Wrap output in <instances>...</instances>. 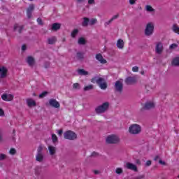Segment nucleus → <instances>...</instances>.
<instances>
[{"label":"nucleus","instance_id":"2f4dec72","mask_svg":"<svg viewBox=\"0 0 179 179\" xmlns=\"http://www.w3.org/2000/svg\"><path fill=\"white\" fill-rule=\"evenodd\" d=\"M93 89H94L93 85H90L84 87V92H89L90 90H93Z\"/></svg>","mask_w":179,"mask_h":179},{"label":"nucleus","instance_id":"f03ea898","mask_svg":"<svg viewBox=\"0 0 179 179\" xmlns=\"http://www.w3.org/2000/svg\"><path fill=\"white\" fill-rule=\"evenodd\" d=\"M109 107H110V103L105 102L95 108V113L96 114H103L106 113L107 110H108Z\"/></svg>","mask_w":179,"mask_h":179},{"label":"nucleus","instance_id":"bf43d9fd","mask_svg":"<svg viewBox=\"0 0 179 179\" xmlns=\"http://www.w3.org/2000/svg\"><path fill=\"white\" fill-rule=\"evenodd\" d=\"M0 142H2V131L0 130Z\"/></svg>","mask_w":179,"mask_h":179},{"label":"nucleus","instance_id":"393cba45","mask_svg":"<svg viewBox=\"0 0 179 179\" xmlns=\"http://www.w3.org/2000/svg\"><path fill=\"white\" fill-rule=\"evenodd\" d=\"M90 24V19L88 17H84L82 23L83 27H87Z\"/></svg>","mask_w":179,"mask_h":179},{"label":"nucleus","instance_id":"1a4fd4ad","mask_svg":"<svg viewBox=\"0 0 179 179\" xmlns=\"http://www.w3.org/2000/svg\"><path fill=\"white\" fill-rule=\"evenodd\" d=\"M152 108H155V103L152 101H147L141 108V111H145V110H152Z\"/></svg>","mask_w":179,"mask_h":179},{"label":"nucleus","instance_id":"49530a36","mask_svg":"<svg viewBox=\"0 0 179 179\" xmlns=\"http://www.w3.org/2000/svg\"><path fill=\"white\" fill-rule=\"evenodd\" d=\"M79 86H80L79 83H76L73 85V89H79Z\"/></svg>","mask_w":179,"mask_h":179},{"label":"nucleus","instance_id":"338daca9","mask_svg":"<svg viewBox=\"0 0 179 179\" xmlns=\"http://www.w3.org/2000/svg\"><path fill=\"white\" fill-rule=\"evenodd\" d=\"M141 75H145V71H141Z\"/></svg>","mask_w":179,"mask_h":179},{"label":"nucleus","instance_id":"4468645a","mask_svg":"<svg viewBox=\"0 0 179 179\" xmlns=\"http://www.w3.org/2000/svg\"><path fill=\"white\" fill-rule=\"evenodd\" d=\"M1 99L4 101H12V100H13V95L10 94H3L1 95Z\"/></svg>","mask_w":179,"mask_h":179},{"label":"nucleus","instance_id":"7c9ffc66","mask_svg":"<svg viewBox=\"0 0 179 179\" xmlns=\"http://www.w3.org/2000/svg\"><path fill=\"white\" fill-rule=\"evenodd\" d=\"M172 30L174 31V33H176L177 34H179V27L177 26L176 24H174L172 27Z\"/></svg>","mask_w":179,"mask_h":179},{"label":"nucleus","instance_id":"f704fd0d","mask_svg":"<svg viewBox=\"0 0 179 179\" xmlns=\"http://www.w3.org/2000/svg\"><path fill=\"white\" fill-rule=\"evenodd\" d=\"M47 94H48V92L47 91L43 92L41 94H39V99H44V97H45Z\"/></svg>","mask_w":179,"mask_h":179},{"label":"nucleus","instance_id":"f8f14e48","mask_svg":"<svg viewBox=\"0 0 179 179\" xmlns=\"http://www.w3.org/2000/svg\"><path fill=\"white\" fill-rule=\"evenodd\" d=\"M124 83L127 85H134V83H136V78L135 77L129 76L124 80Z\"/></svg>","mask_w":179,"mask_h":179},{"label":"nucleus","instance_id":"6ab92c4d","mask_svg":"<svg viewBox=\"0 0 179 179\" xmlns=\"http://www.w3.org/2000/svg\"><path fill=\"white\" fill-rule=\"evenodd\" d=\"M61 29V23L55 22L52 24L51 30L52 31H58Z\"/></svg>","mask_w":179,"mask_h":179},{"label":"nucleus","instance_id":"774afa93","mask_svg":"<svg viewBox=\"0 0 179 179\" xmlns=\"http://www.w3.org/2000/svg\"><path fill=\"white\" fill-rule=\"evenodd\" d=\"M178 178H179V175H178Z\"/></svg>","mask_w":179,"mask_h":179},{"label":"nucleus","instance_id":"5701e85b","mask_svg":"<svg viewBox=\"0 0 179 179\" xmlns=\"http://www.w3.org/2000/svg\"><path fill=\"white\" fill-rule=\"evenodd\" d=\"M77 72L78 75H80V76H86L87 75H89V72L85 71L83 69H79L77 70Z\"/></svg>","mask_w":179,"mask_h":179},{"label":"nucleus","instance_id":"aec40b11","mask_svg":"<svg viewBox=\"0 0 179 179\" xmlns=\"http://www.w3.org/2000/svg\"><path fill=\"white\" fill-rule=\"evenodd\" d=\"M1 79H3L4 78H6V73H8V69H6L5 66H3L1 68Z\"/></svg>","mask_w":179,"mask_h":179},{"label":"nucleus","instance_id":"ea45409f","mask_svg":"<svg viewBox=\"0 0 179 179\" xmlns=\"http://www.w3.org/2000/svg\"><path fill=\"white\" fill-rule=\"evenodd\" d=\"M115 173L117 174H122V169L117 168L116 170H115Z\"/></svg>","mask_w":179,"mask_h":179},{"label":"nucleus","instance_id":"ddd939ff","mask_svg":"<svg viewBox=\"0 0 179 179\" xmlns=\"http://www.w3.org/2000/svg\"><path fill=\"white\" fill-rule=\"evenodd\" d=\"M49 104L51 106V107H54V108H59V107H61L59 102H58L57 99H50L49 100Z\"/></svg>","mask_w":179,"mask_h":179},{"label":"nucleus","instance_id":"412c9836","mask_svg":"<svg viewBox=\"0 0 179 179\" xmlns=\"http://www.w3.org/2000/svg\"><path fill=\"white\" fill-rule=\"evenodd\" d=\"M48 150H49V153H50V156H54V155H55V153H57V148H55L54 146L49 145Z\"/></svg>","mask_w":179,"mask_h":179},{"label":"nucleus","instance_id":"8fccbe9b","mask_svg":"<svg viewBox=\"0 0 179 179\" xmlns=\"http://www.w3.org/2000/svg\"><path fill=\"white\" fill-rule=\"evenodd\" d=\"M160 155H156L154 158L155 162H157V160H161Z\"/></svg>","mask_w":179,"mask_h":179},{"label":"nucleus","instance_id":"5fc2aeb1","mask_svg":"<svg viewBox=\"0 0 179 179\" xmlns=\"http://www.w3.org/2000/svg\"><path fill=\"white\" fill-rule=\"evenodd\" d=\"M159 164H162V166H166V162L162 159L159 160Z\"/></svg>","mask_w":179,"mask_h":179},{"label":"nucleus","instance_id":"e2e57ef3","mask_svg":"<svg viewBox=\"0 0 179 179\" xmlns=\"http://www.w3.org/2000/svg\"><path fill=\"white\" fill-rule=\"evenodd\" d=\"M94 174H99L100 171H94Z\"/></svg>","mask_w":179,"mask_h":179},{"label":"nucleus","instance_id":"473e14b6","mask_svg":"<svg viewBox=\"0 0 179 179\" xmlns=\"http://www.w3.org/2000/svg\"><path fill=\"white\" fill-rule=\"evenodd\" d=\"M52 141L53 143H57V142H58V137H57V135L52 134Z\"/></svg>","mask_w":179,"mask_h":179},{"label":"nucleus","instance_id":"9d476101","mask_svg":"<svg viewBox=\"0 0 179 179\" xmlns=\"http://www.w3.org/2000/svg\"><path fill=\"white\" fill-rule=\"evenodd\" d=\"M34 4H30L27 8V16L28 19L33 17V12H34Z\"/></svg>","mask_w":179,"mask_h":179},{"label":"nucleus","instance_id":"3c124183","mask_svg":"<svg viewBox=\"0 0 179 179\" xmlns=\"http://www.w3.org/2000/svg\"><path fill=\"white\" fill-rule=\"evenodd\" d=\"M143 178H145V175H141L134 178V179H143Z\"/></svg>","mask_w":179,"mask_h":179},{"label":"nucleus","instance_id":"09e8293b","mask_svg":"<svg viewBox=\"0 0 179 179\" xmlns=\"http://www.w3.org/2000/svg\"><path fill=\"white\" fill-rule=\"evenodd\" d=\"M151 165H152V161L148 160V161L145 162V166H146V167H149V166H151Z\"/></svg>","mask_w":179,"mask_h":179},{"label":"nucleus","instance_id":"de8ad7c7","mask_svg":"<svg viewBox=\"0 0 179 179\" xmlns=\"http://www.w3.org/2000/svg\"><path fill=\"white\" fill-rule=\"evenodd\" d=\"M133 72H138L139 71V67L135 66L132 68Z\"/></svg>","mask_w":179,"mask_h":179},{"label":"nucleus","instance_id":"a18cd8bd","mask_svg":"<svg viewBox=\"0 0 179 179\" xmlns=\"http://www.w3.org/2000/svg\"><path fill=\"white\" fill-rule=\"evenodd\" d=\"M91 156H92V157H98V156H99V152H96L94 151V152L92 153Z\"/></svg>","mask_w":179,"mask_h":179},{"label":"nucleus","instance_id":"69168bd1","mask_svg":"<svg viewBox=\"0 0 179 179\" xmlns=\"http://www.w3.org/2000/svg\"><path fill=\"white\" fill-rule=\"evenodd\" d=\"M32 96H34V97H36V96H37V94H36V92H34V93L32 94Z\"/></svg>","mask_w":179,"mask_h":179},{"label":"nucleus","instance_id":"58836bf2","mask_svg":"<svg viewBox=\"0 0 179 179\" xmlns=\"http://www.w3.org/2000/svg\"><path fill=\"white\" fill-rule=\"evenodd\" d=\"M37 22L40 26H43L44 22H43V20L41 17L37 18Z\"/></svg>","mask_w":179,"mask_h":179},{"label":"nucleus","instance_id":"6e6552de","mask_svg":"<svg viewBox=\"0 0 179 179\" xmlns=\"http://www.w3.org/2000/svg\"><path fill=\"white\" fill-rule=\"evenodd\" d=\"M154 30H155V25H153L152 22L147 24V26L145 30V36H152L153 34Z\"/></svg>","mask_w":179,"mask_h":179},{"label":"nucleus","instance_id":"f3484780","mask_svg":"<svg viewBox=\"0 0 179 179\" xmlns=\"http://www.w3.org/2000/svg\"><path fill=\"white\" fill-rule=\"evenodd\" d=\"M96 59L99 61L101 64H107V60L103 57V55L100 53L96 54L95 56Z\"/></svg>","mask_w":179,"mask_h":179},{"label":"nucleus","instance_id":"f257e3e1","mask_svg":"<svg viewBox=\"0 0 179 179\" xmlns=\"http://www.w3.org/2000/svg\"><path fill=\"white\" fill-rule=\"evenodd\" d=\"M91 82L92 83H95L96 82V83L99 85L100 89L102 90H106V89H107V83H106V80H104L103 78H99L97 76L94 77L92 78Z\"/></svg>","mask_w":179,"mask_h":179},{"label":"nucleus","instance_id":"72a5a7b5","mask_svg":"<svg viewBox=\"0 0 179 179\" xmlns=\"http://www.w3.org/2000/svg\"><path fill=\"white\" fill-rule=\"evenodd\" d=\"M96 23H97V19L92 18V19L90 20V26H93V25L96 24Z\"/></svg>","mask_w":179,"mask_h":179},{"label":"nucleus","instance_id":"680f3d73","mask_svg":"<svg viewBox=\"0 0 179 179\" xmlns=\"http://www.w3.org/2000/svg\"><path fill=\"white\" fill-rule=\"evenodd\" d=\"M86 0H77V2L79 3H82V2H85Z\"/></svg>","mask_w":179,"mask_h":179},{"label":"nucleus","instance_id":"bb28decb","mask_svg":"<svg viewBox=\"0 0 179 179\" xmlns=\"http://www.w3.org/2000/svg\"><path fill=\"white\" fill-rule=\"evenodd\" d=\"M171 64L173 66H179V57L173 58Z\"/></svg>","mask_w":179,"mask_h":179},{"label":"nucleus","instance_id":"a211bd4d","mask_svg":"<svg viewBox=\"0 0 179 179\" xmlns=\"http://www.w3.org/2000/svg\"><path fill=\"white\" fill-rule=\"evenodd\" d=\"M27 104L28 107H29V108L36 107V106H37V103L36 102V101H34L31 98H29L27 99Z\"/></svg>","mask_w":179,"mask_h":179},{"label":"nucleus","instance_id":"2eb2a0df","mask_svg":"<svg viewBox=\"0 0 179 179\" xmlns=\"http://www.w3.org/2000/svg\"><path fill=\"white\" fill-rule=\"evenodd\" d=\"M27 63L29 66L34 67V64H36V60L34 59V57H33L32 56H28L27 57Z\"/></svg>","mask_w":179,"mask_h":179},{"label":"nucleus","instance_id":"c03bdc74","mask_svg":"<svg viewBox=\"0 0 179 179\" xmlns=\"http://www.w3.org/2000/svg\"><path fill=\"white\" fill-rule=\"evenodd\" d=\"M118 17H120V14L114 15L113 17L110 18V20L113 22L114 20H115V19H118Z\"/></svg>","mask_w":179,"mask_h":179},{"label":"nucleus","instance_id":"4c0bfd02","mask_svg":"<svg viewBox=\"0 0 179 179\" xmlns=\"http://www.w3.org/2000/svg\"><path fill=\"white\" fill-rule=\"evenodd\" d=\"M146 10L148 12H155V9L150 6H146Z\"/></svg>","mask_w":179,"mask_h":179},{"label":"nucleus","instance_id":"0e129e2a","mask_svg":"<svg viewBox=\"0 0 179 179\" xmlns=\"http://www.w3.org/2000/svg\"><path fill=\"white\" fill-rule=\"evenodd\" d=\"M136 162L137 164H141V161L139 159H136Z\"/></svg>","mask_w":179,"mask_h":179},{"label":"nucleus","instance_id":"423d86ee","mask_svg":"<svg viewBox=\"0 0 179 179\" xmlns=\"http://www.w3.org/2000/svg\"><path fill=\"white\" fill-rule=\"evenodd\" d=\"M36 160L40 163H43V162H44V154H43V146L41 145H40L37 149Z\"/></svg>","mask_w":179,"mask_h":179},{"label":"nucleus","instance_id":"20e7f679","mask_svg":"<svg viewBox=\"0 0 179 179\" xmlns=\"http://www.w3.org/2000/svg\"><path fill=\"white\" fill-rule=\"evenodd\" d=\"M106 143L108 145H117V143H120V138L114 134L109 135L106 138Z\"/></svg>","mask_w":179,"mask_h":179},{"label":"nucleus","instance_id":"13d9d810","mask_svg":"<svg viewBox=\"0 0 179 179\" xmlns=\"http://www.w3.org/2000/svg\"><path fill=\"white\" fill-rule=\"evenodd\" d=\"M57 132H58V134L59 135V136H61V135H62L63 131H62V129H60V130H58Z\"/></svg>","mask_w":179,"mask_h":179},{"label":"nucleus","instance_id":"4d7b16f0","mask_svg":"<svg viewBox=\"0 0 179 179\" xmlns=\"http://www.w3.org/2000/svg\"><path fill=\"white\" fill-rule=\"evenodd\" d=\"M22 51H26V50H27V47L26 46V45H23L22 46Z\"/></svg>","mask_w":179,"mask_h":179},{"label":"nucleus","instance_id":"864d4df0","mask_svg":"<svg viewBox=\"0 0 179 179\" xmlns=\"http://www.w3.org/2000/svg\"><path fill=\"white\" fill-rule=\"evenodd\" d=\"M130 5H135L136 0H129Z\"/></svg>","mask_w":179,"mask_h":179},{"label":"nucleus","instance_id":"a19ab883","mask_svg":"<svg viewBox=\"0 0 179 179\" xmlns=\"http://www.w3.org/2000/svg\"><path fill=\"white\" fill-rule=\"evenodd\" d=\"M6 159V155L5 154H0V162L5 160Z\"/></svg>","mask_w":179,"mask_h":179},{"label":"nucleus","instance_id":"c756f323","mask_svg":"<svg viewBox=\"0 0 179 179\" xmlns=\"http://www.w3.org/2000/svg\"><path fill=\"white\" fill-rule=\"evenodd\" d=\"M78 43L80 45H85V44H86V39L83 37H80L78 38Z\"/></svg>","mask_w":179,"mask_h":179},{"label":"nucleus","instance_id":"e433bc0d","mask_svg":"<svg viewBox=\"0 0 179 179\" xmlns=\"http://www.w3.org/2000/svg\"><path fill=\"white\" fill-rule=\"evenodd\" d=\"M50 66H51V63L50 62H44V68L45 69H48V68H50Z\"/></svg>","mask_w":179,"mask_h":179},{"label":"nucleus","instance_id":"4be33fe9","mask_svg":"<svg viewBox=\"0 0 179 179\" xmlns=\"http://www.w3.org/2000/svg\"><path fill=\"white\" fill-rule=\"evenodd\" d=\"M17 29H19L18 32L20 33V34H22V31H23V29H24V26L22 25L20 27L19 24H15L13 28L14 31H16Z\"/></svg>","mask_w":179,"mask_h":179},{"label":"nucleus","instance_id":"9b49d317","mask_svg":"<svg viewBox=\"0 0 179 179\" xmlns=\"http://www.w3.org/2000/svg\"><path fill=\"white\" fill-rule=\"evenodd\" d=\"M124 167L126 169H128L129 170H132L133 171L138 173V167L136 166V165L132 163L127 162L126 164L124 165Z\"/></svg>","mask_w":179,"mask_h":179},{"label":"nucleus","instance_id":"a878e982","mask_svg":"<svg viewBox=\"0 0 179 179\" xmlns=\"http://www.w3.org/2000/svg\"><path fill=\"white\" fill-rule=\"evenodd\" d=\"M76 58L77 59H78L79 61H82V59H83L85 58V53L82 52H78L76 54Z\"/></svg>","mask_w":179,"mask_h":179},{"label":"nucleus","instance_id":"603ef678","mask_svg":"<svg viewBox=\"0 0 179 179\" xmlns=\"http://www.w3.org/2000/svg\"><path fill=\"white\" fill-rule=\"evenodd\" d=\"M88 3L89 5H94L96 2L94 1V0H88Z\"/></svg>","mask_w":179,"mask_h":179},{"label":"nucleus","instance_id":"37998d69","mask_svg":"<svg viewBox=\"0 0 179 179\" xmlns=\"http://www.w3.org/2000/svg\"><path fill=\"white\" fill-rule=\"evenodd\" d=\"M13 136L12 138V140L13 141V142H16V138H15V136H16V130L13 129Z\"/></svg>","mask_w":179,"mask_h":179},{"label":"nucleus","instance_id":"052dcab7","mask_svg":"<svg viewBox=\"0 0 179 179\" xmlns=\"http://www.w3.org/2000/svg\"><path fill=\"white\" fill-rule=\"evenodd\" d=\"M113 22V20H111V19L109 20V21H108V22H106V24H110L111 22Z\"/></svg>","mask_w":179,"mask_h":179},{"label":"nucleus","instance_id":"b1692460","mask_svg":"<svg viewBox=\"0 0 179 179\" xmlns=\"http://www.w3.org/2000/svg\"><path fill=\"white\" fill-rule=\"evenodd\" d=\"M116 45L117 48L122 50L124 48V41L122 39H118Z\"/></svg>","mask_w":179,"mask_h":179},{"label":"nucleus","instance_id":"7ed1b4c3","mask_svg":"<svg viewBox=\"0 0 179 179\" xmlns=\"http://www.w3.org/2000/svg\"><path fill=\"white\" fill-rule=\"evenodd\" d=\"M141 131H142L141 126L136 124H131L129 128V132L131 135H138L141 134Z\"/></svg>","mask_w":179,"mask_h":179},{"label":"nucleus","instance_id":"79ce46f5","mask_svg":"<svg viewBox=\"0 0 179 179\" xmlns=\"http://www.w3.org/2000/svg\"><path fill=\"white\" fill-rule=\"evenodd\" d=\"M10 155H16V149L11 148L9 151Z\"/></svg>","mask_w":179,"mask_h":179},{"label":"nucleus","instance_id":"dca6fc26","mask_svg":"<svg viewBox=\"0 0 179 179\" xmlns=\"http://www.w3.org/2000/svg\"><path fill=\"white\" fill-rule=\"evenodd\" d=\"M155 51L157 54H162L163 52V43L158 42L155 47Z\"/></svg>","mask_w":179,"mask_h":179},{"label":"nucleus","instance_id":"cd10ccee","mask_svg":"<svg viewBox=\"0 0 179 179\" xmlns=\"http://www.w3.org/2000/svg\"><path fill=\"white\" fill-rule=\"evenodd\" d=\"M48 43L50 45L55 44V43H57V37L52 36L51 38H49L48 39Z\"/></svg>","mask_w":179,"mask_h":179},{"label":"nucleus","instance_id":"39448f33","mask_svg":"<svg viewBox=\"0 0 179 179\" xmlns=\"http://www.w3.org/2000/svg\"><path fill=\"white\" fill-rule=\"evenodd\" d=\"M64 138L69 141H75L76 139H78V135L74 131L68 130L64 133Z\"/></svg>","mask_w":179,"mask_h":179},{"label":"nucleus","instance_id":"c9c22d12","mask_svg":"<svg viewBox=\"0 0 179 179\" xmlns=\"http://www.w3.org/2000/svg\"><path fill=\"white\" fill-rule=\"evenodd\" d=\"M178 48V44L177 43H172L170 46H169V49L170 50H175V48Z\"/></svg>","mask_w":179,"mask_h":179},{"label":"nucleus","instance_id":"6e6d98bb","mask_svg":"<svg viewBox=\"0 0 179 179\" xmlns=\"http://www.w3.org/2000/svg\"><path fill=\"white\" fill-rule=\"evenodd\" d=\"M3 115H5V112L3 109L0 108V117H3Z\"/></svg>","mask_w":179,"mask_h":179},{"label":"nucleus","instance_id":"c85d7f7f","mask_svg":"<svg viewBox=\"0 0 179 179\" xmlns=\"http://www.w3.org/2000/svg\"><path fill=\"white\" fill-rule=\"evenodd\" d=\"M79 34V29H75L71 31V36L72 38H76V36Z\"/></svg>","mask_w":179,"mask_h":179},{"label":"nucleus","instance_id":"0eeeda50","mask_svg":"<svg viewBox=\"0 0 179 179\" xmlns=\"http://www.w3.org/2000/svg\"><path fill=\"white\" fill-rule=\"evenodd\" d=\"M115 92H116L117 93H120V94H121V93H122V90H124V85L122 84L121 80H117L115 83Z\"/></svg>","mask_w":179,"mask_h":179}]
</instances>
